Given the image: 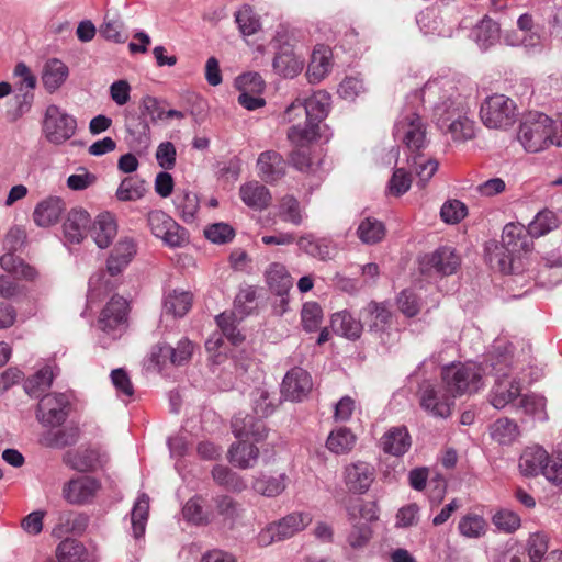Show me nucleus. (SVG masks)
<instances>
[{
	"label": "nucleus",
	"instance_id": "nucleus-1",
	"mask_svg": "<svg viewBox=\"0 0 562 562\" xmlns=\"http://www.w3.org/2000/svg\"><path fill=\"white\" fill-rule=\"evenodd\" d=\"M420 99L430 104L437 127L454 142L474 137L475 124L468 117L462 97L451 79L442 77L428 80L420 90Z\"/></svg>",
	"mask_w": 562,
	"mask_h": 562
},
{
	"label": "nucleus",
	"instance_id": "nucleus-2",
	"mask_svg": "<svg viewBox=\"0 0 562 562\" xmlns=\"http://www.w3.org/2000/svg\"><path fill=\"white\" fill-rule=\"evenodd\" d=\"M518 140L530 153L541 151L550 145L562 147L561 127L543 113L530 114L520 124Z\"/></svg>",
	"mask_w": 562,
	"mask_h": 562
},
{
	"label": "nucleus",
	"instance_id": "nucleus-3",
	"mask_svg": "<svg viewBox=\"0 0 562 562\" xmlns=\"http://www.w3.org/2000/svg\"><path fill=\"white\" fill-rule=\"evenodd\" d=\"M441 378L453 397L475 393L482 386V370L475 363H451L442 369Z\"/></svg>",
	"mask_w": 562,
	"mask_h": 562
},
{
	"label": "nucleus",
	"instance_id": "nucleus-4",
	"mask_svg": "<svg viewBox=\"0 0 562 562\" xmlns=\"http://www.w3.org/2000/svg\"><path fill=\"white\" fill-rule=\"evenodd\" d=\"M352 526L347 535V543L355 550L364 548L371 537L372 530L368 521L378 519L372 504H357L347 508Z\"/></svg>",
	"mask_w": 562,
	"mask_h": 562
},
{
	"label": "nucleus",
	"instance_id": "nucleus-5",
	"mask_svg": "<svg viewBox=\"0 0 562 562\" xmlns=\"http://www.w3.org/2000/svg\"><path fill=\"white\" fill-rule=\"evenodd\" d=\"M480 115L488 128H506L516 120V104L504 94H494L481 105Z\"/></svg>",
	"mask_w": 562,
	"mask_h": 562
},
{
	"label": "nucleus",
	"instance_id": "nucleus-6",
	"mask_svg": "<svg viewBox=\"0 0 562 562\" xmlns=\"http://www.w3.org/2000/svg\"><path fill=\"white\" fill-rule=\"evenodd\" d=\"M77 121L74 116L55 104L47 106L43 121V133L49 143L64 144L75 135Z\"/></svg>",
	"mask_w": 562,
	"mask_h": 562
},
{
	"label": "nucleus",
	"instance_id": "nucleus-7",
	"mask_svg": "<svg viewBox=\"0 0 562 562\" xmlns=\"http://www.w3.org/2000/svg\"><path fill=\"white\" fill-rule=\"evenodd\" d=\"M147 225L153 235L160 238L169 247H182L188 243L187 231L160 210L148 213Z\"/></svg>",
	"mask_w": 562,
	"mask_h": 562
},
{
	"label": "nucleus",
	"instance_id": "nucleus-8",
	"mask_svg": "<svg viewBox=\"0 0 562 562\" xmlns=\"http://www.w3.org/2000/svg\"><path fill=\"white\" fill-rule=\"evenodd\" d=\"M394 135L412 153L422 150L428 143L426 124L415 112L405 113L400 117L394 126Z\"/></svg>",
	"mask_w": 562,
	"mask_h": 562
},
{
	"label": "nucleus",
	"instance_id": "nucleus-9",
	"mask_svg": "<svg viewBox=\"0 0 562 562\" xmlns=\"http://www.w3.org/2000/svg\"><path fill=\"white\" fill-rule=\"evenodd\" d=\"M70 400L65 393H50L41 397L36 417L44 426L61 425L69 415Z\"/></svg>",
	"mask_w": 562,
	"mask_h": 562
},
{
	"label": "nucleus",
	"instance_id": "nucleus-10",
	"mask_svg": "<svg viewBox=\"0 0 562 562\" xmlns=\"http://www.w3.org/2000/svg\"><path fill=\"white\" fill-rule=\"evenodd\" d=\"M127 307L125 299L113 296L100 314L99 328L113 338L120 337L126 327Z\"/></svg>",
	"mask_w": 562,
	"mask_h": 562
},
{
	"label": "nucleus",
	"instance_id": "nucleus-11",
	"mask_svg": "<svg viewBox=\"0 0 562 562\" xmlns=\"http://www.w3.org/2000/svg\"><path fill=\"white\" fill-rule=\"evenodd\" d=\"M330 95L323 90L315 92L312 97L304 101L296 100L288 109L286 115L289 120H293V115L304 114L306 120L319 124L329 111Z\"/></svg>",
	"mask_w": 562,
	"mask_h": 562
},
{
	"label": "nucleus",
	"instance_id": "nucleus-12",
	"mask_svg": "<svg viewBox=\"0 0 562 562\" xmlns=\"http://www.w3.org/2000/svg\"><path fill=\"white\" fill-rule=\"evenodd\" d=\"M461 259L451 247H439L431 254L425 255L420 260V270L423 273L435 272L442 276H450L460 267Z\"/></svg>",
	"mask_w": 562,
	"mask_h": 562
},
{
	"label": "nucleus",
	"instance_id": "nucleus-13",
	"mask_svg": "<svg viewBox=\"0 0 562 562\" xmlns=\"http://www.w3.org/2000/svg\"><path fill=\"white\" fill-rule=\"evenodd\" d=\"M454 405V397L445 391L437 390L432 385H426L420 392V406L435 417L447 418Z\"/></svg>",
	"mask_w": 562,
	"mask_h": 562
},
{
	"label": "nucleus",
	"instance_id": "nucleus-14",
	"mask_svg": "<svg viewBox=\"0 0 562 562\" xmlns=\"http://www.w3.org/2000/svg\"><path fill=\"white\" fill-rule=\"evenodd\" d=\"M91 224V216L85 209L72 207L63 224L65 239L70 244H80L89 234Z\"/></svg>",
	"mask_w": 562,
	"mask_h": 562
},
{
	"label": "nucleus",
	"instance_id": "nucleus-15",
	"mask_svg": "<svg viewBox=\"0 0 562 562\" xmlns=\"http://www.w3.org/2000/svg\"><path fill=\"white\" fill-rule=\"evenodd\" d=\"M194 351V345L188 338L180 339L176 347L164 344L158 345L151 353L153 360L157 364H165L167 361L175 366H183L191 359Z\"/></svg>",
	"mask_w": 562,
	"mask_h": 562
},
{
	"label": "nucleus",
	"instance_id": "nucleus-16",
	"mask_svg": "<svg viewBox=\"0 0 562 562\" xmlns=\"http://www.w3.org/2000/svg\"><path fill=\"white\" fill-rule=\"evenodd\" d=\"M312 386L310 373L302 368H293L285 374L281 391L286 400L300 402L310 393Z\"/></svg>",
	"mask_w": 562,
	"mask_h": 562
},
{
	"label": "nucleus",
	"instance_id": "nucleus-17",
	"mask_svg": "<svg viewBox=\"0 0 562 562\" xmlns=\"http://www.w3.org/2000/svg\"><path fill=\"white\" fill-rule=\"evenodd\" d=\"M375 479V469L364 461L350 463L345 469V481L348 488L353 493H366Z\"/></svg>",
	"mask_w": 562,
	"mask_h": 562
},
{
	"label": "nucleus",
	"instance_id": "nucleus-18",
	"mask_svg": "<svg viewBox=\"0 0 562 562\" xmlns=\"http://www.w3.org/2000/svg\"><path fill=\"white\" fill-rule=\"evenodd\" d=\"M100 483L90 476H80L70 480L63 488L65 499L70 504H83L92 499Z\"/></svg>",
	"mask_w": 562,
	"mask_h": 562
},
{
	"label": "nucleus",
	"instance_id": "nucleus-19",
	"mask_svg": "<svg viewBox=\"0 0 562 562\" xmlns=\"http://www.w3.org/2000/svg\"><path fill=\"white\" fill-rule=\"evenodd\" d=\"M233 434L239 440L252 439L261 441L267 437V429L260 418H255L249 414L238 413L232 420Z\"/></svg>",
	"mask_w": 562,
	"mask_h": 562
},
{
	"label": "nucleus",
	"instance_id": "nucleus-20",
	"mask_svg": "<svg viewBox=\"0 0 562 562\" xmlns=\"http://www.w3.org/2000/svg\"><path fill=\"white\" fill-rule=\"evenodd\" d=\"M311 520L308 514L293 513L271 525L266 533L270 536V541H282L303 530Z\"/></svg>",
	"mask_w": 562,
	"mask_h": 562
},
{
	"label": "nucleus",
	"instance_id": "nucleus-21",
	"mask_svg": "<svg viewBox=\"0 0 562 562\" xmlns=\"http://www.w3.org/2000/svg\"><path fill=\"white\" fill-rule=\"evenodd\" d=\"M257 167L259 177L267 183L279 181L286 172V161L274 150L261 153L257 160Z\"/></svg>",
	"mask_w": 562,
	"mask_h": 562
},
{
	"label": "nucleus",
	"instance_id": "nucleus-22",
	"mask_svg": "<svg viewBox=\"0 0 562 562\" xmlns=\"http://www.w3.org/2000/svg\"><path fill=\"white\" fill-rule=\"evenodd\" d=\"M502 245L509 252H528L532 248V238L524 225L508 223L503 229Z\"/></svg>",
	"mask_w": 562,
	"mask_h": 562
},
{
	"label": "nucleus",
	"instance_id": "nucleus-23",
	"mask_svg": "<svg viewBox=\"0 0 562 562\" xmlns=\"http://www.w3.org/2000/svg\"><path fill=\"white\" fill-rule=\"evenodd\" d=\"M65 211V202L58 196H48L42 200L34 209L33 220L40 227H49L56 224Z\"/></svg>",
	"mask_w": 562,
	"mask_h": 562
},
{
	"label": "nucleus",
	"instance_id": "nucleus-24",
	"mask_svg": "<svg viewBox=\"0 0 562 562\" xmlns=\"http://www.w3.org/2000/svg\"><path fill=\"white\" fill-rule=\"evenodd\" d=\"M88 525L89 517L86 514L70 510L61 512L58 514L52 535L56 538H63L67 533L81 535L86 531Z\"/></svg>",
	"mask_w": 562,
	"mask_h": 562
},
{
	"label": "nucleus",
	"instance_id": "nucleus-25",
	"mask_svg": "<svg viewBox=\"0 0 562 562\" xmlns=\"http://www.w3.org/2000/svg\"><path fill=\"white\" fill-rule=\"evenodd\" d=\"M266 281L269 289L281 297V304H286V295L293 285V280L286 268L279 262H273L266 271Z\"/></svg>",
	"mask_w": 562,
	"mask_h": 562
},
{
	"label": "nucleus",
	"instance_id": "nucleus-26",
	"mask_svg": "<svg viewBox=\"0 0 562 562\" xmlns=\"http://www.w3.org/2000/svg\"><path fill=\"white\" fill-rule=\"evenodd\" d=\"M369 330L372 333L385 331L392 322V312L385 303L370 302L362 314Z\"/></svg>",
	"mask_w": 562,
	"mask_h": 562
},
{
	"label": "nucleus",
	"instance_id": "nucleus-27",
	"mask_svg": "<svg viewBox=\"0 0 562 562\" xmlns=\"http://www.w3.org/2000/svg\"><path fill=\"white\" fill-rule=\"evenodd\" d=\"M116 223L110 213H102L92 221L89 234L99 248H108L116 236Z\"/></svg>",
	"mask_w": 562,
	"mask_h": 562
},
{
	"label": "nucleus",
	"instance_id": "nucleus-28",
	"mask_svg": "<svg viewBox=\"0 0 562 562\" xmlns=\"http://www.w3.org/2000/svg\"><path fill=\"white\" fill-rule=\"evenodd\" d=\"M239 195L247 206L259 211L267 209L272 200L270 191L258 181L243 184L239 189Z\"/></svg>",
	"mask_w": 562,
	"mask_h": 562
},
{
	"label": "nucleus",
	"instance_id": "nucleus-29",
	"mask_svg": "<svg viewBox=\"0 0 562 562\" xmlns=\"http://www.w3.org/2000/svg\"><path fill=\"white\" fill-rule=\"evenodd\" d=\"M383 451L392 456H403L412 445L411 436L406 427H394L381 439Z\"/></svg>",
	"mask_w": 562,
	"mask_h": 562
},
{
	"label": "nucleus",
	"instance_id": "nucleus-30",
	"mask_svg": "<svg viewBox=\"0 0 562 562\" xmlns=\"http://www.w3.org/2000/svg\"><path fill=\"white\" fill-rule=\"evenodd\" d=\"M331 67L330 52L327 47L317 46L311 56V61L307 66L306 76L311 83H317L323 80L329 72Z\"/></svg>",
	"mask_w": 562,
	"mask_h": 562
},
{
	"label": "nucleus",
	"instance_id": "nucleus-31",
	"mask_svg": "<svg viewBox=\"0 0 562 562\" xmlns=\"http://www.w3.org/2000/svg\"><path fill=\"white\" fill-rule=\"evenodd\" d=\"M64 462L79 472L93 471L101 465V454L95 449L68 451L64 456Z\"/></svg>",
	"mask_w": 562,
	"mask_h": 562
},
{
	"label": "nucleus",
	"instance_id": "nucleus-32",
	"mask_svg": "<svg viewBox=\"0 0 562 562\" xmlns=\"http://www.w3.org/2000/svg\"><path fill=\"white\" fill-rule=\"evenodd\" d=\"M547 459L548 453L543 448L539 446L529 447L520 456L519 469L526 476L538 475L543 473Z\"/></svg>",
	"mask_w": 562,
	"mask_h": 562
},
{
	"label": "nucleus",
	"instance_id": "nucleus-33",
	"mask_svg": "<svg viewBox=\"0 0 562 562\" xmlns=\"http://www.w3.org/2000/svg\"><path fill=\"white\" fill-rule=\"evenodd\" d=\"M258 456L259 449L255 445L248 443L247 440L233 443L228 450L229 462L240 469L252 468Z\"/></svg>",
	"mask_w": 562,
	"mask_h": 562
},
{
	"label": "nucleus",
	"instance_id": "nucleus-34",
	"mask_svg": "<svg viewBox=\"0 0 562 562\" xmlns=\"http://www.w3.org/2000/svg\"><path fill=\"white\" fill-rule=\"evenodd\" d=\"M68 74V67L61 60L49 59L46 61L42 74L45 89L48 92L56 91L66 81Z\"/></svg>",
	"mask_w": 562,
	"mask_h": 562
},
{
	"label": "nucleus",
	"instance_id": "nucleus-35",
	"mask_svg": "<svg viewBox=\"0 0 562 562\" xmlns=\"http://www.w3.org/2000/svg\"><path fill=\"white\" fill-rule=\"evenodd\" d=\"M356 234L362 244L375 245L383 240L386 228L380 220L368 216L360 221Z\"/></svg>",
	"mask_w": 562,
	"mask_h": 562
},
{
	"label": "nucleus",
	"instance_id": "nucleus-36",
	"mask_svg": "<svg viewBox=\"0 0 562 562\" xmlns=\"http://www.w3.org/2000/svg\"><path fill=\"white\" fill-rule=\"evenodd\" d=\"M297 246L305 254L319 260L330 259L334 251L331 241L325 238H315L312 234L301 236Z\"/></svg>",
	"mask_w": 562,
	"mask_h": 562
},
{
	"label": "nucleus",
	"instance_id": "nucleus-37",
	"mask_svg": "<svg viewBox=\"0 0 562 562\" xmlns=\"http://www.w3.org/2000/svg\"><path fill=\"white\" fill-rule=\"evenodd\" d=\"M333 330L348 339L356 340L362 333V324L347 311L338 312L331 317Z\"/></svg>",
	"mask_w": 562,
	"mask_h": 562
},
{
	"label": "nucleus",
	"instance_id": "nucleus-38",
	"mask_svg": "<svg viewBox=\"0 0 562 562\" xmlns=\"http://www.w3.org/2000/svg\"><path fill=\"white\" fill-rule=\"evenodd\" d=\"M53 366H44L35 374L29 378L24 383L25 392L32 397H42L53 383Z\"/></svg>",
	"mask_w": 562,
	"mask_h": 562
},
{
	"label": "nucleus",
	"instance_id": "nucleus-39",
	"mask_svg": "<svg viewBox=\"0 0 562 562\" xmlns=\"http://www.w3.org/2000/svg\"><path fill=\"white\" fill-rule=\"evenodd\" d=\"M356 440L357 438L350 429L339 427L329 434L326 447L329 451L336 454H345L352 450L356 445Z\"/></svg>",
	"mask_w": 562,
	"mask_h": 562
},
{
	"label": "nucleus",
	"instance_id": "nucleus-40",
	"mask_svg": "<svg viewBox=\"0 0 562 562\" xmlns=\"http://www.w3.org/2000/svg\"><path fill=\"white\" fill-rule=\"evenodd\" d=\"M192 305V295L186 291L173 290L164 300V312L175 317L184 316Z\"/></svg>",
	"mask_w": 562,
	"mask_h": 562
},
{
	"label": "nucleus",
	"instance_id": "nucleus-41",
	"mask_svg": "<svg viewBox=\"0 0 562 562\" xmlns=\"http://www.w3.org/2000/svg\"><path fill=\"white\" fill-rule=\"evenodd\" d=\"M0 266L3 270L19 279L33 281L37 277V271L34 267L25 263L22 259L11 252L4 254L0 257Z\"/></svg>",
	"mask_w": 562,
	"mask_h": 562
},
{
	"label": "nucleus",
	"instance_id": "nucleus-42",
	"mask_svg": "<svg viewBox=\"0 0 562 562\" xmlns=\"http://www.w3.org/2000/svg\"><path fill=\"white\" fill-rule=\"evenodd\" d=\"M136 254V246L133 239H121L113 248L108 261L106 270L111 276L119 274V268L114 265L115 260H122V263L128 265Z\"/></svg>",
	"mask_w": 562,
	"mask_h": 562
},
{
	"label": "nucleus",
	"instance_id": "nucleus-43",
	"mask_svg": "<svg viewBox=\"0 0 562 562\" xmlns=\"http://www.w3.org/2000/svg\"><path fill=\"white\" fill-rule=\"evenodd\" d=\"M79 439L78 427H67L57 431H47L43 435L41 442L48 448L61 449L75 445Z\"/></svg>",
	"mask_w": 562,
	"mask_h": 562
},
{
	"label": "nucleus",
	"instance_id": "nucleus-44",
	"mask_svg": "<svg viewBox=\"0 0 562 562\" xmlns=\"http://www.w3.org/2000/svg\"><path fill=\"white\" fill-rule=\"evenodd\" d=\"M558 226L559 220L555 213L544 209L538 212L533 221L529 223L528 232L531 238H538L558 228Z\"/></svg>",
	"mask_w": 562,
	"mask_h": 562
},
{
	"label": "nucleus",
	"instance_id": "nucleus-45",
	"mask_svg": "<svg viewBox=\"0 0 562 562\" xmlns=\"http://www.w3.org/2000/svg\"><path fill=\"white\" fill-rule=\"evenodd\" d=\"M416 153V155L408 158V165L412 171L419 178L418 184L424 187L437 171L438 162L435 159L425 157L419 151Z\"/></svg>",
	"mask_w": 562,
	"mask_h": 562
},
{
	"label": "nucleus",
	"instance_id": "nucleus-46",
	"mask_svg": "<svg viewBox=\"0 0 562 562\" xmlns=\"http://www.w3.org/2000/svg\"><path fill=\"white\" fill-rule=\"evenodd\" d=\"M520 394V384L517 381H510L506 384L503 381L497 382L495 385L491 404L497 408H504L508 403L513 402Z\"/></svg>",
	"mask_w": 562,
	"mask_h": 562
},
{
	"label": "nucleus",
	"instance_id": "nucleus-47",
	"mask_svg": "<svg viewBox=\"0 0 562 562\" xmlns=\"http://www.w3.org/2000/svg\"><path fill=\"white\" fill-rule=\"evenodd\" d=\"M148 512L149 498L146 494H142L135 502L131 513L133 533L136 539L140 538L145 533Z\"/></svg>",
	"mask_w": 562,
	"mask_h": 562
},
{
	"label": "nucleus",
	"instance_id": "nucleus-48",
	"mask_svg": "<svg viewBox=\"0 0 562 562\" xmlns=\"http://www.w3.org/2000/svg\"><path fill=\"white\" fill-rule=\"evenodd\" d=\"M285 474H280L278 476L261 475L254 481L252 488L258 494L267 497H274L285 490Z\"/></svg>",
	"mask_w": 562,
	"mask_h": 562
},
{
	"label": "nucleus",
	"instance_id": "nucleus-49",
	"mask_svg": "<svg viewBox=\"0 0 562 562\" xmlns=\"http://www.w3.org/2000/svg\"><path fill=\"white\" fill-rule=\"evenodd\" d=\"M474 38L476 43L483 47L487 48L493 45L499 36V27L498 24L490 18H484L481 22L475 26L473 31Z\"/></svg>",
	"mask_w": 562,
	"mask_h": 562
},
{
	"label": "nucleus",
	"instance_id": "nucleus-50",
	"mask_svg": "<svg viewBox=\"0 0 562 562\" xmlns=\"http://www.w3.org/2000/svg\"><path fill=\"white\" fill-rule=\"evenodd\" d=\"M273 69L283 77H294L302 70V63L291 53H278L272 61Z\"/></svg>",
	"mask_w": 562,
	"mask_h": 562
},
{
	"label": "nucleus",
	"instance_id": "nucleus-51",
	"mask_svg": "<svg viewBox=\"0 0 562 562\" xmlns=\"http://www.w3.org/2000/svg\"><path fill=\"white\" fill-rule=\"evenodd\" d=\"M486 249L490 262L497 267L501 272L513 273L515 271L513 261L516 252H509L503 245L498 246L496 243H492Z\"/></svg>",
	"mask_w": 562,
	"mask_h": 562
},
{
	"label": "nucleus",
	"instance_id": "nucleus-52",
	"mask_svg": "<svg viewBox=\"0 0 562 562\" xmlns=\"http://www.w3.org/2000/svg\"><path fill=\"white\" fill-rule=\"evenodd\" d=\"M175 204L184 222L191 223L194 221L195 214L199 210V199L195 193L183 191L182 193L177 194Z\"/></svg>",
	"mask_w": 562,
	"mask_h": 562
},
{
	"label": "nucleus",
	"instance_id": "nucleus-53",
	"mask_svg": "<svg viewBox=\"0 0 562 562\" xmlns=\"http://www.w3.org/2000/svg\"><path fill=\"white\" fill-rule=\"evenodd\" d=\"M487 524L485 519L475 514L463 516L458 525V529L463 537L481 538L486 532Z\"/></svg>",
	"mask_w": 562,
	"mask_h": 562
},
{
	"label": "nucleus",
	"instance_id": "nucleus-54",
	"mask_svg": "<svg viewBox=\"0 0 562 562\" xmlns=\"http://www.w3.org/2000/svg\"><path fill=\"white\" fill-rule=\"evenodd\" d=\"M145 192V181L133 177H127L120 183L116 190V198L120 201H136L140 199Z\"/></svg>",
	"mask_w": 562,
	"mask_h": 562
},
{
	"label": "nucleus",
	"instance_id": "nucleus-55",
	"mask_svg": "<svg viewBox=\"0 0 562 562\" xmlns=\"http://www.w3.org/2000/svg\"><path fill=\"white\" fill-rule=\"evenodd\" d=\"M85 553V547L74 539L61 541L56 549L58 562H81Z\"/></svg>",
	"mask_w": 562,
	"mask_h": 562
},
{
	"label": "nucleus",
	"instance_id": "nucleus-56",
	"mask_svg": "<svg viewBox=\"0 0 562 562\" xmlns=\"http://www.w3.org/2000/svg\"><path fill=\"white\" fill-rule=\"evenodd\" d=\"M491 435L501 445H509L516 439L518 428L513 420L499 418L492 425Z\"/></svg>",
	"mask_w": 562,
	"mask_h": 562
},
{
	"label": "nucleus",
	"instance_id": "nucleus-57",
	"mask_svg": "<svg viewBox=\"0 0 562 562\" xmlns=\"http://www.w3.org/2000/svg\"><path fill=\"white\" fill-rule=\"evenodd\" d=\"M318 135V125L316 123L305 121L304 125H293L288 132V138L297 146H304Z\"/></svg>",
	"mask_w": 562,
	"mask_h": 562
},
{
	"label": "nucleus",
	"instance_id": "nucleus-58",
	"mask_svg": "<svg viewBox=\"0 0 562 562\" xmlns=\"http://www.w3.org/2000/svg\"><path fill=\"white\" fill-rule=\"evenodd\" d=\"M237 316L235 312L222 313L216 316V324L221 328L223 335L231 340L233 345H239L244 340V336L237 329Z\"/></svg>",
	"mask_w": 562,
	"mask_h": 562
},
{
	"label": "nucleus",
	"instance_id": "nucleus-59",
	"mask_svg": "<svg viewBox=\"0 0 562 562\" xmlns=\"http://www.w3.org/2000/svg\"><path fill=\"white\" fill-rule=\"evenodd\" d=\"M256 289L245 286L239 290L234 301V312L239 315V321L249 315L256 307Z\"/></svg>",
	"mask_w": 562,
	"mask_h": 562
},
{
	"label": "nucleus",
	"instance_id": "nucleus-60",
	"mask_svg": "<svg viewBox=\"0 0 562 562\" xmlns=\"http://www.w3.org/2000/svg\"><path fill=\"white\" fill-rule=\"evenodd\" d=\"M279 215L284 222L293 225H300L303 222L300 202L293 195H285L281 199L279 205Z\"/></svg>",
	"mask_w": 562,
	"mask_h": 562
},
{
	"label": "nucleus",
	"instance_id": "nucleus-61",
	"mask_svg": "<svg viewBox=\"0 0 562 562\" xmlns=\"http://www.w3.org/2000/svg\"><path fill=\"white\" fill-rule=\"evenodd\" d=\"M254 411L259 418L271 415L276 407V394L273 396L263 387L252 392Z\"/></svg>",
	"mask_w": 562,
	"mask_h": 562
},
{
	"label": "nucleus",
	"instance_id": "nucleus-62",
	"mask_svg": "<svg viewBox=\"0 0 562 562\" xmlns=\"http://www.w3.org/2000/svg\"><path fill=\"white\" fill-rule=\"evenodd\" d=\"M302 325L303 328L308 331H315L318 329L322 319H323V311L321 306L315 302H307L303 305L301 312Z\"/></svg>",
	"mask_w": 562,
	"mask_h": 562
},
{
	"label": "nucleus",
	"instance_id": "nucleus-63",
	"mask_svg": "<svg viewBox=\"0 0 562 562\" xmlns=\"http://www.w3.org/2000/svg\"><path fill=\"white\" fill-rule=\"evenodd\" d=\"M217 513L223 516L225 520L231 522L236 521L241 517L243 508L235 499L229 496L223 495L214 498Z\"/></svg>",
	"mask_w": 562,
	"mask_h": 562
},
{
	"label": "nucleus",
	"instance_id": "nucleus-64",
	"mask_svg": "<svg viewBox=\"0 0 562 562\" xmlns=\"http://www.w3.org/2000/svg\"><path fill=\"white\" fill-rule=\"evenodd\" d=\"M205 237L213 244H227L235 237L234 228L227 223H214L204 231Z\"/></svg>",
	"mask_w": 562,
	"mask_h": 562
}]
</instances>
